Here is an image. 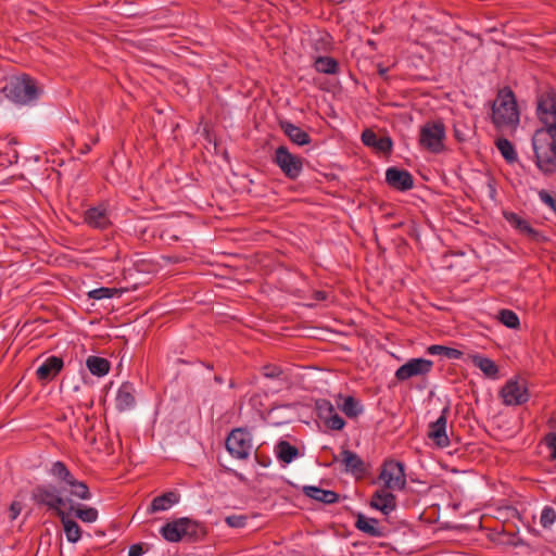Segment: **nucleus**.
<instances>
[{
    "instance_id": "nucleus-1",
    "label": "nucleus",
    "mask_w": 556,
    "mask_h": 556,
    "mask_svg": "<svg viewBox=\"0 0 556 556\" xmlns=\"http://www.w3.org/2000/svg\"><path fill=\"white\" fill-rule=\"evenodd\" d=\"M536 115L544 127L532 137L534 162L545 176L556 173V90L549 86L536 91Z\"/></svg>"
},
{
    "instance_id": "nucleus-2",
    "label": "nucleus",
    "mask_w": 556,
    "mask_h": 556,
    "mask_svg": "<svg viewBox=\"0 0 556 556\" xmlns=\"http://www.w3.org/2000/svg\"><path fill=\"white\" fill-rule=\"evenodd\" d=\"M492 122L496 128L513 127L519 124V110L514 91L509 87L498 90L492 104Z\"/></svg>"
},
{
    "instance_id": "nucleus-3",
    "label": "nucleus",
    "mask_w": 556,
    "mask_h": 556,
    "mask_svg": "<svg viewBox=\"0 0 556 556\" xmlns=\"http://www.w3.org/2000/svg\"><path fill=\"white\" fill-rule=\"evenodd\" d=\"M3 92L7 98L18 104H27L38 99L40 89L36 80L29 75L12 78L4 87Z\"/></svg>"
},
{
    "instance_id": "nucleus-4",
    "label": "nucleus",
    "mask_w": 556,
    "mask_h": 556,
    "mask_svg": "<svg viewBox=\"0 0 556 556\" xmlns=\"http://www.w3.org/2000/svg\"><path fill=\"white\" fill-rule=\"evenodd\" d=\"M33 502L40 507H47L53 510L56 516L63 510L66 500L61 495V491L53 484H37L31 490Z\"/></svg>"
},
{
    "instance_id": "nucleus-5",
    "label": "nucleus",
    "mask_w": 556,
    "mask_h": 556,
    "mask_svg": "<svg viewBox=\"0 0 556 556\" xmlns=\"http://www.w3.org/2000/svg\"><path fill=\"white\" fill-rule=\"evenodd\" d=\"M445 126L441 121L428 122L420 128L419 144L432 153L444 150Z\"/></svg>"
},
{
    "instance_id": "nucleus-6",
    "label": "nucleus",
    "mask_w": 556,
    "mask_h": 556,
    "mask_svg": "<svg viewBox=\"0 0 556 556\" xmlns=\"http://www.w3.org/2000/svg\"><path fill=\"white\" fill-rule=\"evenodd\" d=\"M273 162L290 180L298 179L303 169V159L292 154L285 146H280L276 149Z\"/></svg>"
},
{
    "instance_id": "nucleus-7",
    "label": "nucleus",
    "mask_w": 556,
    "mask_h": 556,
    "mask_svg": "<svg viewBox=\"0 0 556 556\" xmlns=\"http://www.w3.org/2000/svg\"><path fill=\"white\" fill-rule=\"evenodd\" d=\"M225 444L232 457L247 459L252 450V435L245 428H236L230 431Z\"/></svg>"
},
{
    "instance_id": "nucleus-8",
    "label": "nucleus",
    "mask_w": 556,
    "mask_h": 556,
    "mask_svg": "<svg viewBox=\"0 0 556 556\" xmlns=\"http://www.w3.org/2000/svg\"><path fill=\"white\" fill-rule=\"evenodd\" d=\"M379 479L384 482L386 489L403 490L406 486L405 466L395 459H387L382 465Z\"/></svg>"
},
{
    "instance_id": "nucleus-9",
    "label": "nucleus",
    "mask_w": 556,
    "mask_h": 556,
    "mask_svg": "<svg viewBox=\"0 0 556 556\" xmlns=\"http://www.w3.org/2000/svg\"><path fill=\"white\" fill-rule=\"evenodd\" d=\"M500 394L505 405H521L528 402L529 393L526 381L509 379L501 389Z\"/></svg>"
},
{
    "instance_id": "nucleus-10",
    "label": "nucleus",
    "mask_w": 556,
    "mask_h": 556,
    "mask_svg": "<svg viewBox=\"0 0 556 556\" xmlns=\"http://www.w3.org/2000/svg\"><path fill=\"white\" fill-rule=\"evenodd\" d=\"M433 367V362L427 358H412L400 366L395 371L397 381H405L413 377L427 376Z\"/></svg>"
},
{
    "instance_id": "nucleus-11",
    "label": "nucleus",
    "mask_w": 556,
    "mask_h": 556,
    "mask_svg": "<svg viewBox=\"0 0 556 556\" xmlns=\"http://www.w3.org/2000/svg\"><path fill=\"white\" fill-rule=\"evenodd\" d=\"M503 216L511 227L518 230L520 235L526 236L531 242L543 243L548 241L546 236L532 228L529 222L521 218L518 214L504 211Z\"/></svg>"
},
{
    "instance_id": "nucleus-12",
    "label": "nucleus",
    "mask_w": 556,
    "mask_h": 556,
    "mask_svg": "<svg viewBox=\"0 0 556 556\" xmlns=\"http://www.w3.org/2000/svg\"><path fill=\"white\" fill-rule=\"evenodd\" d=\"M450 407L443 408L441 416L429 425L428 438L438 446L446 447L450 444V440L446 433L447 414Z\"/></svg>"
},
{
    "instance_id": "nucleus-13",
    "label": "nucleus",
    "mask_w": 556,
    "mask_h": 556,
    "mask_svg": "<svg viewBox=\"0 0 556 556\" xmlns=\"http://www.w3.org/2000/svg\"><path fill=\"white\" fill-rule=\"evenodd\" d=\"M386 181L394 190L407 191L414 187L412 174L402 168L390 167L386 172Z\"/></svg>"
},
{
    "instance_id": "nucleus-14",
    "label": "nucleus",
    "mask_w": 556,
    "mask_h": 556,
    "mask_svg": "<svg viewBox=\"0 0 556 556\" xmlns=\"http://www.w3.org/2000/svg\"><path fill=\"white\" fill-rule=\"evenodd\" d=\"M371 508L380 510L383 515H389L396 508V496L388 492L383 486L377 490L369 502Z\"/></svg>"
},
{
    "instance_id": "nucleus-15",
    "label": "nucleus",
    "mask_w": 556,
    "mask_h": 556,
    "mask_svg": "<svg viewBox=\"0 0 556 556\" xmlns=\"http://www.w3.org/2000/svg\"><path fill=\"white\" fill-rule=\"evenodd\" d=\"M362 142L383 154H390L393 148V142L389 136L378 137L374 130L368 128L362 132Z\"/></svg>"
},
{
    "instance_id": "nucleus-16",
    "label": "nucleus",
    "mask_w": 556,
    "mask_h": 556,
    "mask_svg": "<svg viewBox=\"0 0 556 556\" xmlns=\"http://www.w3.org/2000/svg\"><path fill=\"white\" fill-rule=\"evenodd\" d=\"M341 462L345 466V470L353 473L356 478H363L368 472L365 462L350 450H342Z\"/></svg>"
},
{
    "instance_id": "nucleus-17",
    "label": "nucleus",
    "mask_w": 556,
    "mask_h": 556,
    "mask_svg": "<svg viewBox=\"0 0 556 556\" xmlns=\"http://www.w3.org/2000/svg\"><path fill=\"white\" fill-rule=\"evenodd\" d=\"M64 366L63 359L59 356L48 357L37 369L36 375L40 381L53 380Z\"/></svg>"
},
{
    "instance_id": "nucleus-18",
    "label": "nucleus",
    "mask_w": 556,
    "mask_h": 556,
    "mask_svg": "<svg viewBox=\"0 0 556 556\" xmlns=\"http://www.w3.org/2000/svg\"><path fill=\"white\" fill-rule=\"evenodd\" d=\"M279 127L283 131V134L290 139V141L298 146H306L309 144L312 141L311 136L306 131L295 126L291 122L280 121Z\"/></svg>"
},
{
    "instance_id": "nucleus-19",
    "label": "nucleus",
    "mask_w": 556,
    "mask_h": 556,
    "mask_svg": "<svg viewBox=\"0 0 556 556\" xmlns=\"http://www.w3.org/2000/svg\"><path fill=\"white\" fill-rule=\"evenodd\" d=\"M187 521V517H181L178 519H175L170 522H166L161 528V534L162 536L172 543H176L185 539L186 532H184L182 526Z\"/></svg>"
},
{
    "instance_id": "nucleus-20",
    "label": "nucleus",
    "mask_w": 556,
    "mask_h": 556,
    "mask_svg": "<svg viewBox=\"0 0 556 556\" xmlns=\"http://www.w3.org/2000/svg\"><path fill=\"white\" fill-rule=\"evenodd\" d=\"M84 222L96 229H106L111 222L105 210L99 207H90L84 214Z\"/></svg>"
},
{
    "instance_id": "nucleus-21",
    "label": "nucleus",
    "mask_w": 556,
    "mask_h": 556,
    "mask_svg": "<svg viewBox=\"0 0 556 556\" xmlns=\"http://www.w3.org/2000/svg\"><path fill=\"white\" fill-rule=\"evenodd\" d=\"M303 494L324 504H333L339 501V494L337 492L331 490H324L314 485L304 486Z\"/></svg>"
},
{
    "instance_id": "nucleus-22",
    "label": "nucleus",
    "mask_w": 556,
    "mask_h": 556,
    "mask_svg": "<svg viewBox=\"0 0 556 556\" xmlns=\"http://www.w3.org/2000/svg\"><path fill=\"white\" fill-rule=\"evenodd\" d=\"M134 393L135 389L130 382H124L121 386L116 395V407L118 410H127L135 405L136 400Z\"/></svg>"
},
{
    "instance_id": "nucleus-23",
    "label": "nucleus",
    "mask_w": 556,
    "mask_h": 556,
    "mask_svg": "<svg viewBox=\"0 0 556 556\" xmlns=\"http://www.w3.org/2000/svg\"><path fill=\"white\" fill-rule=\"evenodd\" d=\"M379 523V520L376 518H367L363 514H357V519L355 522V527L357 530L374 536V538H381L384 535V532L377 527Z\"/></svg>"
},
{
    "instance_id": "nucleus-24",
    "label": "nucleus",
    "mask_w": 556,
    "mask_h": 556,
    "mask_svg": "<svg viewBox=\"0 0 556 556\" xmlns=\"http://www.w3.org/2000/svg\"><path fill=\"white\" fill-rule=\"evenodd\" d=\"M179 494L175 491L166 492L160 496H156L152 500L151 505L149 507V513L163 511L168 509L172 505L179 502Z\"/></svg>"
},
{
    "instance_id": "nucleus-25",
    "label": "nucleus",
    "mask_w": 556,
    "mask_h": 556,
    "mask_svg": "<svg viewBox=\"0 0 556 556\" xmlns=\"http://www.w3.org/2000/svg\"><path fill=\"white\" fill-rule=\"evenodd\" d=\"M58 517L60 518V520L63 525V529H64L67 541L71 543L78 542L80 540L81 533H83L79 525L75 520L67 518L64 510H60Z\"/></svg>"
},
{
    "instance_id": "nucleus-26",
    "label": "nucleus",
    "mask_w": 556,
    "mask_h": 556,
    "mask_svg": "<svg viewBox=\"0 0 556 556\" xmlns=\"http://www.w3.org/2000/svg\"><path fill=\"white\" fill-rule=\"evenodd\" d=\"M187 521L182 526L184 532H186L185 539L188 542H198L204 539L206 530L200 522L187 517Z\"/></svg>"
},
{
    "instance_id": "nucleus-27",
    "label": "nucleus",
    "mask_w": 556,
    "mask_h": 556,
    "mask_svg": "<svg viewBox=\"0 0 556 556\" xmlns=\"http://www.w3.org/2000/svg\"><path fill=\"white\" fill-rule=\"evenodd\" d=\"M472 364L478 367L486 377L496 378L498 366L489 357L475 354L470 356Z\"/></svg>"
},
{
    "instance_id": "nucleus-28",
    "label": "nucleus",
    "mask_w": 556,
    "mask_h": 556,
    "mask_svg": "<svg viewBox=\"0 0 556 556\" xmlns=\"http://www.w3.org/2000/svg\"><path fill=\"white\" fill-rule=\"evenodd\" d=\"M50 473L61 483H64L65 485L70 486L74 483L76 478L73 476V473L68 470L67 466L61 462H54L50 468Z\"/></svg>"
},
{
    "instance_id": "nucleus-29",
    "label": "nucleus",
    "mask_w": 556,
    "mask_h": 556,
    "mask_svg": "<svg viewBox=\"0 0 556 556\" xmlns=\"http://www.w3.org/2000/svg\"><path fill=\"white\" fill-rule=\"evenodd\" d=\"M276 454L280 462L290 464L299 455V450L288 441L281 440L276 446Z\"/></svg>"
},
{
    "instance_id": "nucleus-30",
    "label": "nucleus",
    "mask_w": 556,
    "mask_h": 556,
    "mask_svg": "<svg viewBox=\"0 0 556 556\" xmlns=\"http://www.w3.org/2000/svg\"><path fill=\"white\" fill-rule=\"evenodd\" d=\"M86 366L92 375L102 377L109 372L111 365L106 358L92 355L87 358Z\"/></svg>"
},
{
    "instance_id": "nucleus-31",
    "label": "nucleus",
    "mask_w": 556,
    "mask_h": 556,
    "mask_svg": "<svg viewBox=\"0 0 556 556\" xmlns=\"http://www.w3.org/2000/svg\"><path fill=\"white\" fill-rule=\"evenodd\" d=\"M314 67L318 73L333 75L339 71V63L332 56H318L315 60Z\"/></svg>"
},
{
    "instance_id": "nucleus-32",
    "label": "nucleus",
    "mask_w": 556,
    "mask_h": 556,
    "mask_svg": "<svg viewBox=\"0 0 556 556\" xmlns=\"http://www.w3.org/2000/svg\"><path fill=\"white\" fill-rule=\"evenodd\" d=\"M339 397L342 399L343 402L338 403V406L349 418H355L362 413L363 408L355 397L350 395L346 397L339 395Z\"/></svg>"
},
{
    "instance_id": "nucleus-33",
    "label": "nucleus",
    "mask_w": 556,
    "mask_h": 556,
    "mask_svg": "<svg viewBox=\"0 0 556 556\" xmlns=\"http://www.w3.org/2000/svg\"><path fill=\"white\" fill-rule=\"evenodd\" d=\"M427 353L430 355H441L448 359H458L463 356V352L460 350L440 344H432L428 346Z\"/></svg>"
},
{
    "instance_id": "nucleus-34",
    "label": "nucleus",
    "mask_w": 556,
    "mask_h": 556,
    "mask_svg": "<svg viewBox=\"0 0 556 556\" xmlns=\"http://www.w3.org/2000/svg\"><path fill=\"white\" fill-rule=\"evenodd\" d=\"M495 146L506 162L514 163L517 161L516 150L508 139L503 137L497 138L495 140Z\"/></svg>"
},
{
    "instance_id": "nucleus-35",
    "label": "nucleus",
    "mask_w": 556,
    "mask_h": 556,
    "mask_svg": "<svg viewBox=\"0 0 556 556\" xmlns=\"http://www.w3.org/2000/svg\"><path fill=\"white\" fill-rule=\"evenodd\" d=\"M71 509L74 510L75 516L84 522H94L98 518V510L93 507L78 505L75 509L71 506Z\"/></svg>"
},
{
    "instance_id": "nucleus-36",
    "label": "nucleus",
    "mask_w": 556,
    "mask_h": 556,
    "mask_svg": "<svg viewBox=\"0 0 556 556\" xmlns=\"http://www.w3.org/2000/svg\"><path fill=\"white\" fill-rule=\"evenodd\" d=\"M316 412L317 416L325 422L329 417L336 413L334 406L330 401L320 399L316 401Z\"/></svg>"
},
{
    "instance_id": "nucleus-37",
    "label": "nucleus",
    "mask_w": 556,
    "mask_h": 556,
    "mask_svg": "<svg viewBox=\"0 0 556 556\" xmlns=\"http://www.w3.org/2000/svg\"><path fill=\"white\" fill-rule=\"evenodd\" d=\"M500 321L510 329H517L520 325L519 317L510 309H501L498 313Z\"/></svg>"
},
{
    "instance_id": "nucleus-38",
    "label": "nucleus",
    "mask_w": 556,
    "mask_h": 556,
    "mask_svg": "<svg viewBox=\"0 0 556 556\" xmlns=\"http://www.w3.org/2000/svg\"><path fill=\"white\" fill-rule=\"evenodd\" d=\"M122 291L116 288H108V287H101L98 289H93L90 292H88V296L93 300H102V299H110L113 298L116 294H121Z\"/></svg>"
},
{
    "instance_id": "nucleus-39",
    "label": "nucleus",
    "mask_w": 556,
    "mask_h": 556,
    "mask_svg": "<svg viewBox=\"0 0 556 556\" xmlns=\"http://www.w3.org/2000/svg\"><path fill=\"white\" fill-rule=\"evenodd\" d=\"M71 494L80 500H89L91 497L90 490L88 485L84 481L75 480L73 484L70 485Z\"/></svg>"
},
{
    "instance_id": "nucleus-40",
    "label": "nucleus",
    "mask_w": 556,
    "mask_h": 556,
    "mask_svg": "<svg viewBox=\"0 0 556 556\" xmlns=\"http://www.w3.org/2000/svg\"><path fill=\"white\" fill-rule=\"evenodd\" d=\"M556 521V511L551 506H545L542 510L540 522L545 529L549 528Z\"/></svg>"
},
{
    "instance_id": "nucleus-41",
    "label": "nucleus",
    "mask_w": 556,
    "mask_h": 556,
    "mask_svg": "<svg viewBox=\"0 0 556 556\" xmlns=\"http://www.w3.org/2000/svg\"><path fill=\"white\" fill-rule=\"evenodd\" d=\"M327 428L340 431L345 426V420L336 412L325 422Z\"/></svg>"
},
{
    "instance_id": "nucleus-42",
    "label": "nucleus",
    "mask_w": 556,
    "mask_h": 556,
    "mask_svg": "<svg viewBox=\"0 0 556 556\" xmlns=\"http://www.w3.org/2000/svg\"><path fill=\"white\" fill-rule=\"evenodd\" d=\"M262 374L266 378L276 379L280 378V376L283 374V370L274 364H267L262 367Z\"/></svg>"
},
{
    "instance_id": "nucleus-43",
    "label": "nucleus",
    "mask_w": 556,
    "mask_h": 556,
    "mask_svg": "<svg viewBox=\"0 0 556 556\" xmlns=\"http://www.w3.org/2000/svg\"><path fill=\"white\" fill-rule=\"evenodd\" d=\"M247 520L248 517L241 515H231L225 519L226 523L231 528H243L247 525Z\"/></svg>"
},
{
    "instance_id": "nucleus-44",
    "label": "nucleus",
    "mask_w": 556,
    "mask_h": 556,
    "mask_svg": "<svg viewBox=\"0 0 556 556\" xmlns=\"http://www.w3.org/2000/svg\"><path fill=\"white\" fill-rule=\"evenodd\" d=\"M544 441L551 452V459H556V432H549L545 435Z\"/></svg>"
},
{
    "instance_id": "nucleus-45",
    "label": "nucleus",
    "mask_w": 556,
    "mask_h": 556,
    "mask_svg": "<svg viewBox=\"0 0 556 556\" xmlns=\"http://www.w3.org/2000/svg\"><path fill=\"white\" fill-rule=\"evenodd\" d=\"M22 505L20 502H12L9 508V517L11 520H14L17 518V516L21 514Z\"/></svg>"
},
{
    "instance_id": "nucleus-46",
    "label": "nucleus",
    "mask_w": 556,
    "mask_h": 556,
    "mask_svg": "<svg viewBox=\"0 0 556 556\" xmlns=\"http://www.w3.org/2000/svg\"><path fill=\"white\" fill-rule=\"evenodd\" d=\"M143 553H144V548H143L142 543L132 544L129 547L128 556H141Z\"/></svg>"
},
{
    "instance_id": "nucleus-47",
    "label": "nucleus",
    "mask_w": 556,
    "mask_h": 556,
    "mask_svg": "<svg viewBox=\"0 0 556 556\" xmlns=\"http://www.w3.org/2000/svg\"><path fill=\"white\" fill-rule=\"evenodd\" d=\"M387 73H388L387 67H382L381 65L378 66V74L380 77L387 79Z\"/></svg>"
},
{
    "instance_id": "nucleus-48",
    "label": "nucleus",
    "mask_w": 556,
    "mask_h": 556,
    "mask_svg": "<svg viewBox=\"0 0 556 556\" xmlns=\"http://www.w3.org/2000/svg\"><path fill=\"white\" fill-rule=\"evenodd\" d=\"M91 150V147L89 143H84V146L80 149L81 154H87Z\"/></svg>"
},
{
    "instance_id": "nucleus-49",
    "label": "nucleus",
    "mask_w": 556,
    "mask_h": 556,
    "mask_svg": "<svg viewBox=\"0 0 556 556\" xmlns=\"http://www.w3.org/2000/svg\"><path fill=\"white\" fill-rule=\"evenodd\" d=\"M315 299L316 300H325L326 299L325 292L324 291H317L315 293Z\"/></svg>"
},
{
    "instance_id": "nucleus-50",
    "label": "nucleus",
    "mask_w": 556,
    "mask_h": 556,
    "mask_svg": "<svg viewBox=\"0 0 556 556\" xmlns=\"http://www.w3.org/2000/svg\"><path fill=\"white\" fill-rule=\"evenodd\" d=\"M547 425L549 428H556V419L549 418Z\"/></svg>"
},
{
    "instance_id": "nucleus-51",
    "label": "nucleus",
    "mask_w": 556,
    "mask_h": 556,
    "mask_svg": "<svg viewBox=\"0 0 556 556\" xmlns=\"http://www.w3.org/2000/svg\"><path fill=\"white\" fill-rule=\"evenodd\" d=\"M214 380L217 382V383H222L223 382V378L220 376H215Z\"/></svg>"
}]
</instances>
